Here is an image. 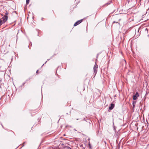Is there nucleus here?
Instances as JSON below:
<instances>
[{
    "instance_id": "1",
    "label": "nucleus",
    "mask_w": 149,
    "mask_h": 149,
    "mask_svg": "<svg viewBox=\"0 0 149 149\" xmlns=\"http://www.w3.org/2000/svg\"><path fill=\"white\" fill-rule=\"evenodd\" d=\"M8 12L6 11L4 15L2 17L1 19H0V25H1L3 23H4L8 19Z\"/></svg>"
},
{
    "instance_id": "2",
    "label": "nucleus",
    "mask_w": 149,
    "mask_h": 149,
    "mask_svg": "<svg viewBox=\"0 0 149 149\" xmlns=\"http://www.w3.org/2000/svg\"><path fill=\"white\" fill-rule=\"evenodd\" d=\"M98 67V65L96 64L94 66L93 70L95 74H96L97 72Z\"/></svg>"
},
{
    "instance_id": "3",
    "label": "nucleus",
    "mask_w": 149,
    "mask_h": 149,
    "mask_svg": "<svg viewBox=\"0 0 149 149\" xmlns=\"http://www.w3.org/2000/svg\"><path fill=\"white\" fill-rule=\"evenodd\" d=\"M139 93L136 92L135 93V94L133 96V99L134 100H136L137 98L139 97Z\"/></svg>"
},
{
    "instance_id": "4",
    "label": "nucleus",
    "mask_w": 149,
    "mask_h": 149,
    "mask_svg": "<svg viewBox=\"0 0 149 149\" xmlns=\"http://www.w3.org/2000/svg\"><path fill=\"white\" fill-rule=\"evenodd\" d=\"M82 20H83L82 19H81V20L77 21L74 24V26H77L79 24H80V23H81L82 22Z\"/></svg>"
},
{
    "instance_id": "5",
    "label": "nucleus",
    "mask_w": 149,
    "mask_h": 149,
    "mask_svg": "<svg viewBox=\"0 0 149 149\" xmlns=\"http://www.w3.org/2000/svg\"><path fill=\"white\" fill-rule=\"evenodd\" d=\"M114 107V104H113L111 103L110 104V106L109 107V109L110 110H112Z\"/></svg>"
},
{
    "instance_id": "6",
    "label": "nucleus",
    "mask_w": 149,
    "mask_h": 149,
    "mask_svg": "<svg viewBox=\"0 0 149 149\" xmlns=\"http://www.w3.org/2000/svg\"><path fill=\"white\" fill-rule=\"evenodd\" d=\"M86 122L88 123V125H91V121L89 120H88L87 121H86Z\"/></svg>"
},
{
    "instance_id": "7",
    "label": "nucleus",
    "mask_w": 149,
    "mask_h": 149,
    "mask_svg": "<svg viewBox=\"0 0 149 149\" xmlns=\"http://www.w3.org/2000/svg\"><path fill=\"white\" fill-rule=\"evenodd\" d=\"M136 102L135 101L133 102L132 103V105H133V108L134 109V108L135 106V104H136Z\"/></svg>"
},
{
    "instance_id": "8",
    "label": "nucleus",
    "mask_w": 149,
    "mask_h": 149,
    "mask_svg": "<svg viewBox=\"0 0 149 149\" xmlns=\"http://www.w3.org/2000/svg\"><path fill=\"white\" fill-rule=\"evenodd\" d=\"M88 147L90 148H91V144H90V142L89 141V143H88Z\"/></svg>"
},
{
    "instance_id": "9",
    "label": "nucleus",
    "mask_w": 149,
    "mask_h": 149,
    "mask_svg": "<svg viewBox=\"0 0 149 149\" xmlns=\"http://www.w3.org/2000/svg\"><path fill=\"white\" fill-rule=\"evenodd\" d=\"M30 0H26V5H27L29 3Z\"/></svg>"
},
{
    "instance_id": "10",
    "label": "nucleus",
    "mask_w": 149,
    "mask_h": 149,
    "mask_svg": "<svg viewBox=\"0 0 149 149\" xmlns=\"http://www.w3.org/2000/svg\"><path fill=\"white\" fill-rule=\"evenodd\" d=\"M1 81H2L1 79V78H0V88H1V84H2Z\"/></svg>"
},
{
    "instance_id": "11",
    "label": "nucleus",
    "mask_w": 149,
    "mask_h": 149,
    "mask_svg": "<svg viewBox=\"0 0 149 149\" xmlns=\"http://www.w3.org/2000/svg\"><path fill=\"white\" fill-rule=\"evenodd\" d=\"M145 30L146 31L147 33H148V29L147 28L145 29Z\"/></svg>"
},
{
    "instance_id": "12",
    "label": "nucleus",
    "mask_w": 149,
    "mask_h": 149,
    "mask_svg": "<svg viewBox=\"0 0 149 149\" xmlns=\"http://www.w3.org/2000/svg\"><path fill=\"white\" fill-rule=\"evenodd\" d=\"M25 143V142H24L22 144V146L23 147L24 146V143Z\"/></svg>"
},
{
    "instance_id": "13",
    "label": "nucleus",
    "mask_w": 149,
    "mask_h": 149,
    "mask_svg": "<svg viewBox=\"0 0 149 149\" xmlns=\"http://www.w3.org/2000/svg\"><path fill=\"white\" fill-rule=\"evenodd\" d=\"M113 23H118V24H119V23L118 22H116V21H113Z\"/></svg>"
},
{
    "instance_id": "14",
    "label": "nucleus",
    "mask_w": 149,
    "mask_h": 149,
    "mask_svg": "<svg viewBox=\"0 0 149 149\" xmlns=\"http://www.w3.org/2000/svg\"><path fill=\"white\" fill-rule=\"evenodd\" d=\"M111 1H110V3H107V5H109V4H110V3H111Z\"/></svg>"
},
{
    "instance_id": "15",
    "label": "nucleus",
    "mask_w": 149,
    "mask_h": 149,
    "mask_svg": "<svg viewBox=\"0 0 149 149\" xmlns=\"http://www.w3.org/2000/svg\"><path fill=\"white\" fill-rule=\"evenodd\" d=\"M38 70H37V71H36V73H38Z\"/></svg>"
},
{
    "instance_id": "16",
    "label": "nucleus",
    "mask_w": 149,
    "mask_h": 149,
    "mask_svg": "<svg viewBox=\"0 0 149 149\" xmlns=\"http://www.w3.org/2000/svg\"><path fill=\"white\" fill-rule=\"evenodd\" d=\"M24 84H25V83H23V84H22V85H23V86Z\"/></svg>"
},
{
    "instance_id": "17",
    "label": "nucleus",
    "mask_w": 149,
    "mask_h": 149,
    "mask_svg": "<svg viewBox=\"0 0 149 149\" xmlns=\"http://www.w3.org/2000/svg\"><path fill=\"white\" fill-rule=\"evenodd\" d=\"M83 120H85V118H84V119Z\"/></svg>"
},
{
    "instance_id": "18",
    "label": "nucleus",
    "mask_w": 149,
    "mask_h": 149,
    "mask_svg": "<svg viewBox=\"0 0 149 149\" xmlns=\"http://www.w3.org/2000/svg\"><path fill=\"white\" fill-rule=\"evenodd\" d=\"M43 19V18H42V19H41L42 20V19Z\"/></svg>"
},
{
    "instance_id": "19",
    "label": "nucleus",
    "mask_w": 149,
    "mask_h": 149,
    "mask_svg": "<svg viewBox=\"0 0 149 149\" xmlns=\"http://www.w3.org/2000/svg\"><path fill=\"white\" fill-rule=\"evenodd\" d=\"M47 61H46V62H45V63H46V62H47Z\"/></svg>"
},
{
    "instance_id": "20",
    "label": "nucleus",
    "mask_w": 149,
    "mask_h": 149,
    "mask_svg": "<svg viewBox=\"0 0 149 149\" xmlns=\"http://www.w3.org/2000/svg\"><path fill=\"white\" fill-rule=\"evenodd\" d=\"M77 119V120H79V119Z\"/></svg>"
}]
</instances>
